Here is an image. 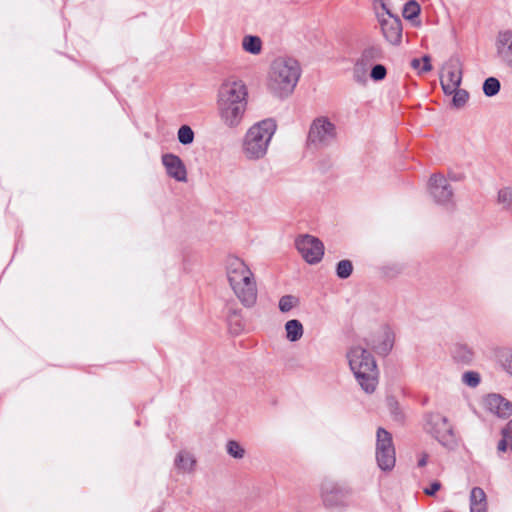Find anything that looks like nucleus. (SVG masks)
Here are the masks:
<instances>
[{
  "instance_id": "30",
  "label": "nucleus",
  "mask_w": 512,
  "mask_h": 512,
  "mask_svg": "<svg viewBox=\"0 0 512 512\" xmlns=\"http://www.w3.org/2000/svg\"><path fill=\"white\" fill-rule=\"evenodd\" d=\"M411 66L415 70H418L419 73H426V72L431 71V69H432L429 56H424L421 59H419V58L412 59Z\"/></svg>"
},
{
  "instance_id": "3",
  "label": "nucleus",
  "mask_w": 512,
  "mask_h": 512,
  "mask_svg": "<svg viewBox=\"0 0 512 512\" xmlns=\"http://www.w3.org/2000/svg\"><path fill=\"white\" fill-rule=\"evenodd\" d=\"M228 283L245 307H253L257 302L258 290L253 272L247 264L238 257H229L226 264Z\"/></svg>"
},
{
  "instance_id": "40",
  "label": "nucleus",
  "mask_w": 512,
  "mask_h": 512,
  "mask_svg": "<svg viewBox=\"0 0 512 512\" xmlns=\"http://www.w3.org/2000/svg\"><path fill=\"white\" fill-rule=\"evenodd\" d=\"M427 461H428V455L427 454H422V456L418 460V466L419 467L425 466L427 464Z\"/></svg>"
},
{
  "instance_id": "2",
  "label": "nucleus",
  "mask_w": 512,
  "mask_h": 512,
  "mask_svg": "<svg viewBox=\"0 0 512 512\" xmlns=\"http://www.w3.org/2000/svg\"><path fill=\"white\" fill-rule=\"evenodd\" d=\"M301 66L291 57H278L269 67L267 88L276 97L285 98L291 95L300 79Z\"/></svg>"
},
{
  "instance_id": "5",
  "label": "nucleus",
  "mask_w": 512,
  "mask_h": 512,
  "mask_svg": "<svg viewBox=\"0 0 512 512\" xmlns=\"http://www.w3.org/2000/svg\"><path fill=\"white\" fill-rule=\"evenodd\" d=\"M347 359L362 390L373 393L378 385V369L373 355L361 346H353L347 352Z\"/></svg>"
},
{
  "instance_id": "38",
  "label": "nucleus",
  "mask_w": 512,
  "mask_h": 512,
  "mask_svg": "<svg viewBox=\"0 0 512 512\" xmlns=\"http://www.w3.org/2000/svg\"><path fill=\"white\" fill-rule=\"evenodd\" d=\"M463 382L470 387H476L480 383V376L476 372H466L463 375Z\"/></svg>"
},
{
  "instance_id": "22",
  "label": "nucleus",
  "mask_w": 512,
  "mask_h": 512,
  "mask_svg": "<svg viewBox=\"0 0 512 512\" xmlns=\"http://www.w3.org/2000/svg\"><path fill=\"white\" fill-rule=\"evenodd\" d=\"M383 57L382 48L379 45H370L367 46L361 53L360 58L358 59L364 65H368L374 61H377Z\"/></svg>"
},
{
  "instance_id": "35",
  "label": "nucleus",
  "mask_w": 512,
  "mask_h": 512,
  "mask_svg": "<svg viewBox=\"0 0 512 512\" xmlns=\"http://www.w3.org/2000/svg\"><path fill=\"white\" fill-rule=\"evenodd\" d=\"M353 78L358 83H362L366 79V65L359 60L354 65Z\"/></svg>"
},
{
  "instance_id": "8",
  "label": "nucleus",
  "mask_w": 512,
  "mask_h": 512,
  "mask_svg": "<svg viewBox=\"0 0 512 512\" xmlns=\"http://www.w3.org/2000/svg\"><path fill=\"white\" fill-rule=\"evenodd\" d=\"M296 248L303 259L309 264L318 263L324 255L323 243L311 235H302L297 238Z\"/></svg>"
},
{
  "instance_id": "18",
  "label": "nucleus",
  "mask_w": 512,
  "mask_h": 512,
  "mask_svg": "<svg viewBox=\"0 0 512 512\" xmlns=\"http://www.w3.org/2000/svg\"><path fill=\"white\" fill-rule=\"evenodd\" d=\"M243 51L251 55H259L263 50V42L259 36L245 35L241 41Z\"/></svg>"
},
{
  "instance_id": "24",
  "label": "nucleus",
  "mask_w": 512,
  "mask_h": 512,
  "mask_svg": "<svg viewBox=\"0 0 512 512\" xmlns=\"http://www.w3.org/2000/svg\"><path fill=\"white\" fill-rule=\"evenodd\" d=\"M394 449L391 434L383 428L377 430L376 451Z\"/></svg>"
},
{
  "instance_id": "11",
  "label": "nucleus",
  "mask_w": 512,
  "mask_h": 512,
  "mask_svg": "<svg viewBox=\"0 0 512 512\" xmlns=\"http://www.w3.org/2000/svg\"><path fill=\"white\" fill-rule=\"evenodd\" d=\"M441 86L445 94H452L462 81V64L458 58L450 59L443 68Z\"/></svg>"
},
{
  "instance_id": "7",
  "label": "nucleus",
  "mask_w": 512,
  "mask_h": 512,
  "mask_svg": "<svg viewBox=\"0 0 512 512\" xmlns=\"http://www.w3.org/2000/svg\"><path fill=\"white\" fill-rule=\"evenodd\" d=\"M336 127L327 117L316 118L309 130L308 140L316 147L329 145L336 139Z\"/></svg>"
},
{
  "instance_id": "27",
  "label": "nucleus",
  "mask_w": 512,
  "mask_h": 512,
  "mask_svg": "<svg viewBox=\"0 0 512 512\" xmlns=\"http://www.w3.org/2000/svg\"><path fill=\"white\" fill-rule=\"evenodd\" d=\"M300 305V300L295 295H284L279 299L278 307L282 313H288Z\"/></svg>"
},
{
  "instance_id": "39",
  "label": "nucleus",
  "mask_w": 512,
  "mask_h": 512,
  "mask_svg": "<svg viewBox=\"0 0 512 512\" xmlns=\"http://www.w3.org/2000/svg\"><path fill=\"white\" fill-rule=\"evenodd\" d=\"M440 488L441 484L439 482H433L430 487L424 489V492L429 496H433Z\"/></svg>"
},
{
  "instance_id": "14",
  "label": "nucleus",
  "mask_w": 512,
  "mask_h": 512,
  "mask_svg": "<svg viewBox=\"0 0 512 512\" xmlns=\"http://www.w3.org/2000/svg\"><path fill=\"white\" fill-rule=\"evenodd\" d=\"M485 408L494 415L507 418L512 415V403L499 394H490L484 399Z\"/></svg>"
},
{
  "instance_id": "28",
  "label": "nucleus",
  "mask_w": 512,
  "mask_h": 512,
  "mask_svg": "<svg viewBox=\"0 0 512 512\" xmlns=\"http://www.w3.org/2000/svg\"><path fill=\"white\" fill-rule=\"evenodd\" d=\"M500 90V82L495 77H489L484 81L483 92L486 96H495Z\"/></svg>"
},
{
  "instance_id": "16",
  "label": "nucleus",
  "mask_w": 512,
  "mask_h": 512,
  "mask_svg": "<svg viewBox=\"0 0 512 512\" xmlns=\"http://www.w3.org/2000/svg\"><path fill=\"white\" fill-rule=\"evenodd\" d=\"M370 345L378 354L387 355L394 345V333L384 327L373 336Z\"/></svg>"
},
{
  "instance_id": "36",
  "label": "nucleus",
  "mask_w": 512,
  "mask_h": 512,
  "mask_svg": "<svg viewBox=\"0 0 512 512\" xmlns=\"http://www.w3.org/2000/svg\"><path fill=\"white\" fill-rule=\"evenodd\" d=\"M387 75V70L384 65L377 64L371 69L370 77L374 81H381L383 80Z\"/></svg>"
},
{
  "instance_id": "17",
  "label": "nucleus",
  "mask_w": 512,
  "mask_h": 512,
  "mask_svg": "<svg viewBox=\"0 0 512 512\" xmlns=\"http://www.w3.org/2000/svg\"><path fill=\"white\" fill-rule=\"evenodd\" d=\"M470 512H487V497L480 487H474L470 492Z\"/></svg>"
},
{
  "instance_id": "15",
  "label": "nucleus",
  "mask_w": 512,
  "mask_h": 512,
  "mask_svg": "<svg viewBox=\"0 0 512 512\" xmlns=\"http://www.w3.org/2000/svg\"><path fill=\"white\" fill-rule=\"evenodd\" d=\"M162 163L170 177L179 182L187 181V170L179 156L174 154H165L162 156Z\"/></svg>"
},
{
  "instance_id": "20",
  "label": "nucleus",
  "mask_w": 512,
  "mask_h": 512,
  "mask_svg": "<svg viewBox=\"0 0 512 512\" xmlns=\"http://www.w3.org/2000/svg\"><path fill=\"white\" fill-rule=\"evenodd\" d=\"M376 459L381 470H391L395 466L396 462L395 449H388V451H376Z\"/></svg>"
},
{
  "instance_id": "33",
  "label": "nucleus",
  "mask_w": 512,
  "mask_h": 512,
  "mask_svg": "<svg viewBox=\"0 0 512 512\" xmlns=\"http://www.w3.org/2000/svg\"><path fill=\"white\" fill-rule=\"evenodd\" d=\"M453 105L457 108L463 107L468 101L469 94L466 90L459 89V87L453 91Z\"/></svg>"
},
{
  "instance_id": "37",
  "label": "nucleus",
  "mask_w": 512,
  "mask_h": 512,
  "mask_svg": "<svg viewBox=\"0 0 512 512\" xmlns=\"http://www.w3.org/2000/svg\"><path fill=\"white\" fill-rule=\"evenodd\" d=\"M373 8L377 18L379 14L388 15L392 13L386 3V0H373Z\"/></svg>"
},
{
  "instance_id": "21",
  "label": "nucleus",
  "mask_w": 512,
  "mask_h": 512,
  "mask_svg": "<svg viewBox=\"0 0 512 512\" xmlns=\"http://www.w3.org/2000/svg\"><path fill=\"white\" fill-rule=\"evenodd\" d=\"M196 460L192 454L180 451L175 458V466L185 473H190L194 470Z\"/></svg>"
},
{
  "instance_id": "9",
  "label": "nucleus",
  "mask_w": 512,
  "mask_h": 512,
  "mask_svg": "<svg viewBox=\"0 0 512 512\" xmlns=\"http://www.w3.org/2000/svg\"><path fill=\"white\" fill-rule=\"evenodd\" d=\"M377 20L385 40L393 46H399L403 38V28L400 18L393 13L388 15L379 14Z\"/></svg>"
},
{
  "instance_id": "26",
  "label": "nucleus",
  "mask_w": 512,
  "mask_h": 512,
  "mask_svg": "<svg viewBox=\"0 0 512 512\" xmlns=\"http://www.w3.org/2000/svg\"><path fill=\"white\" fill-rule=\"evenodd\" d=\"M420 12L421 7L419 3L415 0H409L408 2L405 3L403 7L402 15L406 20L413 22L415 19L418 18Z\"/></svg>"
},
{
  "instance_id": "10",
  "label": "nucleus",
  "mask_w": 512,
  "mask_h": 512,
  "mask_svg": "<svg viewBox=\"0 0 512 512\" xmlns=\"http://www.w3.org/2000/svg\"><path fill=\"white\" fill-rule=\"evenodd\" d=\"M429 192L437 204L445 207L453 205V190L443 175L435 174L430 177Z\"/></svg>"
},
{
  "instance_id": "13",
  "label": "nucleus",
  "mask_w": 512,
  "mask_h": 512,
  "mask_svg": "<svg viewBox=\"0 0 512 512\" xmlns=\"http://www.w3.org/2000/svg\"><path fill=\"white\" fill-rule=\"evenodd\" d=\"M348 492L341 487L326 483L322 487V499L325 506L334 508L347 504Z\"/></svg>"
},
{
  "instance_id": "6",
  "label": "nucleus",
  "mask_w": 512,
  "mask_h": 512,
  "mask_svg": "<svg viewBox=\"0 0 512 512\" xmlns=\"http://www.w3.org/2000/svg\"><path fill=\"white\" fill-rule=\"evenodd\" d=\"M423 430L449 450L458 446V438L453 424L446 415L440 412L433 411L424 415Z\"/></svg>"
},
{
  "instance_id": "34",
  "label": "nucleus",
  "mask_w": 512,
  "mask_h": 512,
  "mask_svg": "<svg viewBox=\"0 0 512 512\" xmlns=\"http://www.w3.org/2000/svg\"><path fill=\"white\" fill-rule=\"evenodd\" d=\"M502 367L512 376V350H503L499 354Z\"/></svg>"
},
{
  "instance_id": "23",
  "label": "nucleus",
  "mask_w": 512,
  "mask_h": 512,
  "mask_svg": "<svg viewBox=\"0 0 512 512\" xmlns=\"http://www.w3.org/2000/svg\"><path fill=\"white\" fill-rule=\"evenodd\" d=\"M508 449L512 450V419L502 429V439L498 442L497 450L504 453Z\"/></svg>"
},
{
  "instance_id": "19",
  "label": "nucleus",
  "mask_w": 512,
  "mask_h": 512,
  "mask_svg": "<svg viewBox=\"0 0 512 512\" xmlns=\"http://www.w3.org/2000/svg\"><path fill=\"white\" fill-rule=\"evenodd\" d=\"M286 338L290 342H296L300 340L304 334V328L302 323L297 319L288 320L285 323Z\"/></svg>"
},
{
  "instance_id": "4",
  "label": "nucleus",
  "mask_w": 512,
  "mask_h": 512,
  "mask_svg": "<svg viewBox=\"0 0 512 512\" xmlns=\"http://www.w3.org/2000/svg\"><path fill=\"white\" fill-rule=\"evenodd\" d=\"M276 128V123L272 119H265L252 125L242 139V155L249 161L263 159L268 152Z\"/></svg>"
},
{
  "instance_id": "31",
  "label": "nucleus",
  "mask_w": 512,
  "mask_h": 512,
  "mask_svg": "<svg viewBox=\"0 0 512 512\" xmlns=\"http://www.w3.org/2000/svg\"><path fill=\"white\" fill-rule=\"evenodd\" d=\"M353 271V265L350 260H341L336 267V274L341 279L348 278Z\"/></svg>"
},
{
  "instance_id": "1",
  "label": "nucleus",
  "mask_w": 512,
  "mask_h": 512,
  "mask_svg": "<svg viewBox=\"0 0 512 512\" xmlns=\"http://www.w3.org/2000/svg\"><path fill=\"white\" fill-rule=\"evenodd\" d=\"M248 88L243 80L231 78L224 81L217 93V111L221 122L230 127H237L246 112Z\"/></svg>"
},
{
  "instance_id": "29",
  "label": "nucleus",
  "mask_w": 512,
  "mask_h": 512,
  "mask_svg": "<svg viewBox=\"0 0 512 512\" xmlns=\"http://www.w3.org/2000/svg\"><path fill=\"white\" fill-rule=\"evenodd\" d=\"M178 141L182 145H189L194 141V132L188 125H182L177 133Z\"/></svg>"
},
{
  "instance_id": "12",
  "label": "nucleus",
  "mask_w": 512,
  "mask_h": 512,
  "mask_svg": "<svg viewBox=\"0 0 512 512\" xmlns=\"http://www.w3.org/2000/svg\"><path fill=\"white\" fill-rule=\"evenodd\" d=\"M495 47L500 61L512 69V30L500 31L496 37Z\"/></svg>"
},
{
  "instance_id": "25",
  "label": "nucleus",
  "mask_w": 512,
  "mask_h": 512,
  "mask_svg": "<svg viewBox=\"0 0 512 512\" xmlns=\"http://www.w3.org/2000/svg\"><path fill=\"white\" fill-rule=\"evenodd\" d=\"M497 202L503 210L512 213V187H503L498 191Z\"/></svg>"
},
{
  "instance_id": "32",
  "label": "nucleus",
  "mask_w": 512,
  "mask_h": 512,
  "mask_svg": "<svg viewBox=\"0 0 512 512\" xmlns=\"http://www.w3.org/2000/svg\"><path fill=\"white\" fill-rule=\"evenodd\" d=\"M226 448L227 453L235 459H242L245 455L244 448L234 440L228 441Z\"/></svg>"
}]
</instances>
